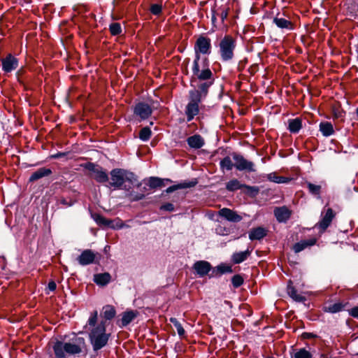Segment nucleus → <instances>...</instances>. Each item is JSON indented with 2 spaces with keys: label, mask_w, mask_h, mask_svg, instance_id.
<instances>
[{
  "label": "nucleus",
  "mask_w": 358,
  "mask_h": 358,
  "mask_svg": "<svg viewBox=\"0 0 358 358\" xmlns=\"http://www.w3.org/2000/svg\"><path fill=\"white\" fill-rule=\"evenodd\" d=\"M211 49L212 45L210 38L206 36H199L194 45L195 58L193 62L192 70L193 78L199 80V82L203 81L201 88L205 90L208 87H210L214 83L215 78L208 65L204 64L203 68L200 69L199 62L201 59V55H209L211 53Z\"/></svg>",
  "instance_id": "obj_1"
},
{
  "label": "nucleus",
  "mask_w": 358,
  "mask_h": 358,
  "mask_svg": "<svg viewBox=\"0 0 358 358\" xmlns=\"http://www.w3.org/2000/svg\"><path fill=\"white\" fill-rule=\"evenodd\" d=\"M97 320L98 312L94 310L90 313L85 326V328L89 327V339L94 351H98L105 347L110 336V334L106 333L105 322L101 321L99 324H96Z\"/></svg>",
  "instance_id": "obj_2"
},
{
  "label": "nucleus",
  "mask_w": 358,
  "mask_h": 358,
  "mask_svg": "<svg viewBox=\"0 0 358 358\" xmlns=\"http://www.w3.org/2000/svg\"><path fill=\"white\" fill-rule=\"evenodd\" d=\"M52 349L55 358H65L66 354L76 355L87 352V345L83 337L73 336L68 342L57 341L54 343Z\"/></svg>",
  "instance_id": "obj_3"
},
{
  "label": "nucleus",
  "mask_w": 358,
  "mask_h": 358,
  "mask_svg": "<svg viewBox=\"0 0 358 358\" xmlns=\"http://www.w3.org/2000/svg\"><path fill=\"white\" fill-rule=\"evenodd\" d=\"M203 83V81L199 82V84L197 85L198 90L189 92V102L185 110L187 122L192 121L199 113V103L201 102L202 97L206 96L208 93L210 87H208L206 90L202 89Z\"/></svg>",
  "instance_id": "obj_4"
},
{
  "label": "nucleus",
  "mask_w": 358,
  "mask_h": 358,
  "mask_svg": "<svg viewBox=\"0 0 358 358\" xmlns=\"http://www.w3.org/2000/svg\"><path fill=\"white\" fill-rule=\"evenodd\" d=\"M110 186L115 189H127L126 182L134 185L137 182L136 176L131 172L122 169H114L110 171Z\"/></svg>",
  "instance_id": "obj_5"
},
{
  "label": "nucleus",
  "mask_w": 358,
  "mask_h": 358,
  "mask_svg": "<svg viewBox=\"0 0 358 358\" xmlns=\"http://www.w3.org/2000/svg\"><path fill=\"white\" fill-rule=\"evenodd\" d=\"M219 55L222 62H229L234 57L236 48V38L230 35H224L218 43Z\"/></svg>",
  "instance_id": "obj_6"
},
{
  "label": "nucleus",
  "mask_w": 358,
  "mask_h": 358,
  "mask_svg": "<svg viewBox=\"0 0 358 358\" xmlns=\"http://www.w3.org/2000/svg\"><path fill=\"white\" fill-rule=\"evenodd\" d=\"M233 159L235 162L234 167L240 171H247L248 172H255V164L252 162L247 160L243 155L233 153Z\"/></svg>",
  "instance_id": "obj_7"
},
{
  "label": "nucleus",
  "mask_w": 358,
  "mask_h": 358,
  "mask_svg": "<svg viewBox=\"0 0 358 358\" xmlns=\"http://www.w3.org/2000/svg\"><path fill=\"white\" fill-rule=\"evenodd\" d=\"M152 113V106L145 102H138L134 108V114L141 121L148 119Z\"/></svg>",
  "instance_id": "obj_8"
},
{
  "label": "nucleus",
  "mask_w": 358,
  "mask_h": 358,
  "mask_svg": "<svg viewBox=\"0 0 358 358\" xmlns=\"http://www.w3.org/2000/svg\"><path fill=\"white\" fill-rule=\"evenodd\" d=\"M98 255V253L93 252L92 250L87 249L82 252L77 258V260L82 266L89 265L95 262Z\"/></svg>",
  "instance_id": "obj_9"
},
{
  "label": "nucleus",
  "mask_w": 358,
  "mask_h": 358,
  "mask_svg": "<svg viewBox=\"0 0 358 358\" xmlns=\"http://www.w3.org/2000/svg\"><path fill=\"white\" fill-rule=\"evenodd\" d=\"M1 64L3 71L5 73H10L17 68L18 59L11 54H8L1 59Z\"/></svg>",
  "instance_id": "obj_10"
},
{
  "label": "nucleus",
  "mask_w": 358,
  "mask_h": 358,
  "mask_svg": "<svg viewBox=\"0 0 358 358\" xmlns=\"http://www.w3.org/2000/svg\"><path fill=\"white\" fill-rule=\"evenodd\" d=\"M334 217L335 214L333 210L331 208H328L321 220L316 224L315 227L319 228L321 232H324L331 224Z\"/></svg>",
  "instance_id": "obj_11"
},
{
  "label": "nucleus",
  "mask_w": 358,
  "mask_h": 358,
  "mask_svg": "<svg viewBox=\"0 0 358 358\" xmlns=\"http://www.w3.org/2000/svg\"><path fill=\"white\" fill-rule=\"evenodd\" d=\"M218 215L220 217H224L227 221L231 222H239L243 219L242 216L238 214L236 211L227 208L220 209L218 211Z\"/></svg>",
  "instance_id": "obj_12"
},
{
  "label": "nucleus",
  "mask_w": 358,
  "mask_h": 358,
  "mask_svg": "<svg viewBox=\"0 0 358 358\" xmlns=\"http://www.w3.org/2000/svg\"><path fill=\"white\" fill-rule=\"evenodd\" d=\"M274 215L278 222H286L291 217L292 211L287 206L276 207L273 210Z\"/></svg>",
  "instance_id": "obj_13"
},
{
  "label": "nucleus",
  "mask_w": 358,
  "mask_h": 358,
  "mask_svg": "<svg viewBox=\"0 0 358 358\" xmlns=\"http://www.w3.org/2000/svg\"><path fill=\"white\" fill-rule=\"evenodd\" d=\"M273 23L281 29L292 30L294 24L289 18H285L282 15L278 14L273 20Z\"/></svg>",
  "instance_id": "obj_14"
},
{
  "label": "nucleus",
  "mask_w": 358,
  "mask_h": 358,
  "mask_svg": "<svg viewBox=\"0 0 358 358\" xmlns=\"http://www.w3.org/2000/svg\"><path fill=\"white\" fill-rule=\"evenodd\" d=\"M193 268L200 277H203L208 273L211 269V265L206 261H197L193 265Z\"/></svg>",
  "instance_id": "obj_15"
},
{
  "label": "nucleus",
  "mask_w": 358,
  "mask_h": 358,
  "mask_svg": "<svg viewBox=\"0 0 358 358\" xmlns=\"http://www.w3.org/2000/svg\"><path fill=\"white\" fill-rule=\"evenodd\" d=\"M317 238L313 237L307 240H301L293 245L294 252L299 253L306 248L315 245L317 243Z\"/></svg>",
  "instance_id": "obj_16"
},
{
  "label": "nucleus",
  "mask_w": 358,
  "mask_h": 358,
  "mask_svg": "<svg viewBox=\"0 0 358 358\" xmlns=\"http://www.w3.org/2000/svg\"><path fill=\"white\" fill-rule=\"evenodd\" d=\"M242 188L257 191V189L254 187L241 184L238 179H232L226 183V189L229 192H234Z\"/></svg>",
  "instance_id": "obj_17"
},
{
  "label": "nucleus",
  "mask_w": 358,
  "mask_h": 358,
  "mask_svg": "<svg viewBox=\"0 0 358 358\" xmlns=\"http://www.w3.org/2000/svg\"><path fill=\"white\" fill-rule=\"evenodd\" d=\"M188 145L194 149L202 148L205 143L203 138L199 134H194L187 138Z\"/></svg>",
  "instance_id": "obj_18"
},
{
  "label": "nucleus",
  "mask_w": 358,
  "mask_h": 358,
  "mask_svg": "<svg viewBox=\"0 0 358 358\" xmlns=\"http://www.w3.org/2000/svg\"><path fill=\"white\" fill-rule=\"evenodd\" d=\"M138 313L134 310L126 311L122 313L119 327H124L127 326L131 321L137 317Z\"/></svg>",
  "instance_id": "obj_19"
},
{
  "label": "nucleus",
  "mask_w": 358,
  "mask_h": 358,
  "mask_svg": "<svg viewBox=\"0 0 358 358\" xmlns=\"http://www.w3.org/2000/svg\"><path fill=\"white\" fill-rule=\"evenodd\" d=\"M267 235V230L263 227H259L253 228L249 233V238L251 241L261 240Z\"/></svg>",
  "instance_id": "obj_20"
},
{
  "label": "nucleus",
  "mask_w": 358,
  "mask_h": 358,
  "mask_svg": "<svg viewBox=\"0 0 358 358\" xmlns=\"http://www.w3.org/2000/svg\"><path fill=\"white\" fill-rule=\"evenodd\" d=\"M51 173H52V171L50 169H48V168H45V167L40 168L31 175V176L29 179V181L34 182L36 180H38L43 178V177L48 176Z\"/></svg>",
  "instance_id": "obj_21"
},
{
  "label": "nucleus",
  "mask_w": 358,
  "mask_h": 358,
  "mask_svg": "<svg viewBox=\"0 0 358 358\" xmlns=\"http://www.w3.org/2000/svg\"><path fill=\"white\" fill-rule=\"evenodd\" d=\"M287 292L288 295L294 301L297 302H303L306 301V297L299 294L291 281L289 282Z\"/></svg>",
  "instance_id": "obj_22"
},
{
  "label": "nucleus",
  "mask_w": 358,
  "mask_h": 358,
  "mask_svg": "<svg viewBox=\"0 0 358 358\" xmlns=\"http://www.w3.org/2000/svg\"><path fill=\"white\" fill-rule=\"evenodd\" d=\"M251 251L247 250L243 252H235L231 257V261L234 264H238L244 262L250 255Z\"/></svg>",
  "instance_id": "obj_23"
},
{
  "label": "nucleus",
  "mask_w": 358,
  "mask_h": 358,
  "mask_svg": "<svg viewBox=\"0 0 358 358\" xmlns=\"http://www.w3.org/2000/svg\"><path fill=\"white\" fill-rule=\"evenodd\" d=\"M111 279V276L108 273H99L94 276V281L98 285L104 286L107 285Z\"/></svg>",
  "instance_id": "obj_24"
},
{
  "label": "nucleus",
  "mask_w": 358,
  "mask_h": 358,
  "mask_svg": "<svg viewBox=\"0 0 358 358\" xmlns=\"http://www.w3.org/2000/svg\"><path fill=\"white\" fill-rule=\"evenodd\" d=\"M302 127V121L300 118L288 120V129L291 133H298Z\"/></svg>",
  "instance_id": "obj_25"
},
{
  "label": "nucleus",
  "mask_w": 358,
  "mask_h": 358,
  "mask_svg": "<svg viewBox=\"0 0 358 358\" xmlns=\"http://www.w3.org/2000/svg\"><path fill=\"white\" fill-rule=\"evenodd\" d=\"M291 358H313V355L306 348L294 350L290 354Z\"/></svg>",
  "instance_id": "obj_26"
},
{
  "label": "nucleus",
  "mask_w": 358,
  "mask_h": 358,
  "mask_svg": "<svg viewBox=\"0 0 358 358\" xmlns=\"http://www.w3.org/2000/svg\"><path fill=\"white\" fill-rule=\"evenodd\" d=\"M320 130L324 136H329L334 132L332 124L329 122H321L320 124Z\"/></svg>",
  "instance_id": "obj_27"
},
{
  "label": "nucleus",
  "mask_w": 358,
  "mask_h": 358,
  "mask_svg": "<svg viewBox=\"0 0 358 358\" xmlns=\"http://www.w3.org/2000/svg\"><path fill=\"white\" fill-rule=\"evenodd\" d=\"M116 315L115 308L111 305H106L103 308V317L106 320H112Z\"/></svg>",
  "instance_id": "obj_28"
},
{
  "label": "nucleus",
  "mask_w": 358,
  "mask_h": 358,
  "mask_svg": "<svg viewBox=\"0 0 358 358\" xmlns=\"http://www.w3.org/2000/svg\"><path fill=\"white\" fill-rule=\"evenodd\" d=\"M93 178L98 182H106L108 180V176L107 173L101 167L95 171Z\"/></svg>",
  "instance_id": "obj_29"
},
{
  "label": "nucleus",
  "mask_w": 358,
  "mask_h": 358,
  "mask_svg": "<svg viewBox=\"0 0 358 358\" xmlns=\"http://www.w3.org/2000/svg\"><path fill=\"white\" fill-rule=\"evenodd\" d=\"M267 178L268 180L278 183H287L291 180V178L284 176H276L275 173H270L268 175Z\"/></svg>",
  "instance_id": "obj_30"
},
{
  "label": "nucleus",
  "mask_w": 358,
  "mask_h": 358,
  "mask_svg": "<svg viewBox=\"0 0 358 358\" xmlns=\"http://www.w3.org/2000/svg\"><path fill=\"white\" fill-rule=\"evenodd\" d=\"M220 169L222 171H231L234 166V164H233L232 160L230 157L227 156L224 157L220 162Z\"/></svg>",
  "instance_id": "obj_31"
},
{
  "label": "nucleus",
  "mask_w": 358,
  "mask_h": 358,
  "mask_svg": "<svg viewBox=\"0 0 358 358\" xmlns=\"http://www.w3.org/2000/svg\"><path fill=\"white\" fill-rule=\"evenodd\" d=\"M196 182H183V183H180L178 185H175L169 187L166 189V192L168 193H170V192H172L178 189H183V188L194 187L196 185Z\"/></svg>",
  "instance_id": "obj_32"
},
{
  "label": "nucleus",
  "mask_w": 358,
  "mask_h": 358,
  "mask_svg": "<svg viewBox=\"0 0 358 358\" xmlns=\"http://www.w3.org/2000/svg\"><path fill=\"white\" fill-rule=\"evenodd\" d=\"M151 130L149 127H145L142 128L139 131V138L143 141H148L151 137Z\"/></svg>",
  "instance_id": "obj_33"
},
{
  "label": "nucleus",
  "mask_w": 358,
  "mask_h": 358,
  "mask_svg": "<svg viewBox=\"0 0 358 358\" xmlns=\"http://www.w3.org/2000/svg\"><path fill=\"white\" fill-rule=\"evenodd\" d=\"M148 185L151 188L161 187L164 185L163 180L155 177L150 178Z\"/></svg>",
  "instance_id": "obj_34"
},
{
  "label": "nucleus",
  "mask_w": 358,
  "mask_h": 358,
  "mask_svg": "<svg viewBox=\"0 0 358 358\" xmlns=\"http://www.w3.org/2000/svg\"><path fill=\"white\" fill-rule=\"evenodd\" d=\"M169 320L176 327L178 335L180 336H183L185 335V331L182 324L178 321V320L175 317H171Z\"/></svg>",
  "instance_id": "obj_35"
},
{
  "label": "nucleus",
  "mask_w": 358,
  "mask_h": 358,
  "mask_svg": "<svg viewBox=\"0 0 358 358\" xmlns=\"http://www.w3.org/2000/svg\"><path fill=\"white\" fill-rule=\"evenodd\" d=\"M109 30L113 36H117L122 33V27L120 23L113 22L110 24Z\"/></svg>",
  "instance_id": "obj_36"
},
{
  "label": "nucleus",
  "mask_w": 358,
  "mask_h": 358,
  "mask_svg": "<svg viewBox=\"0 0 358 358\" xmlns=\"http://www.w3.org/2000/svg\"><path fill=\"white\" fill-rule=\"evenodd\" d=\"M344 306L341 303H336L331 305H329L328 307L326 308V311L331 313H336L338 312H340L343 310Z\"/></svg>",
  "instance_id": "obj_37"
},
{
  "label": "nucleus",
  "mask_w": 358,
  "mask_h": 358,
  "mask_svg": "<svg viewBox=\"0 0 358 358\" xmlns=\"http://www.w3.org/2000/svg\"><path fill=\"white\" fill-rule=\"evenodd\" d=\"M307 187L310 193L314 195H319L321 191V186L311 182H307Z\"/></svg>",
  "instance_id": "obj_38"
},
{
  "label": "nucleus",
  "mask_w": 358,
  "mask_h": 358,
  "mask_svg": "<svg viewBox=\"0 0 358 358\" xmlns=\"http://www.w3.org/2000/svg\"><path fill=\"white\" fill-rule=\"evenodd\" d=\"M231 283L234 287H239L243 283V278L240 275H235L231 278Z\"/></svg>",
  "instance_id": "obj_39"
},
{
  "label": "nucleus",
  "mask_w": 358,
  "mask_h": 358,
  "mask_svg": "<svg viewBox=\"0 0 358 358\" xmlns=\"http://www.w3.org/2000/svg\"><path fill=\"white\" fill-rule=\"evenodd\" d=\"M232 271L231 266L227 265H220L216 268V272L219 275H222L225 273H231Z\"/></svg>",
  "instance_id": "obj_40"
},
{
  "label": "nucleus",
  "mask_w": 358,
  "mask_h": 358,
  "mask_svg": "<svg viewBox=\"0 0 358 358\" xmlns=\"http://www.w3.org/2000/svg\"><path fill=\"white\" fill-rule=\"evenodd\" d=\"M228 8L222 7L219 9V11H217V15L220 17L222 22H224V20L227 19L228 16Z\"/></svg>",
  "instance_id": "obj_41"
},
{
  "label": "nucleus",
  "mask_w": 358,
  "mask_h": 358,
  "mask_svg": "<svg viewBox=\"0 0 358 358\" xmlns=\"http://www.w3.org/2000/svg\"><path fill=\"white\" fill-rule=\"evenodd\" d=\"M94 219L96 221V222L99 224L105 225V226L109 225L110 222L108 220H106L104 217H103L99 214H96L94 216Z\"/></svg>",
  "instance_id": "obj_42"
},
{
  "label": "nucleus",
  "mask_w": 358,
  "mask_h": 358,
  "mask_svg": "<svg viewBox=\"0 0 358 358\" xmlns=\"http://www.w3.org/2000/svg\"><path fill=\"white\" fill-rule=\"evenodd\" d=\"M162 10V7L161 5L155 3L152 4L150 7V12L155 15H157L161 13Z\"/></svg>",
  "instance_id": "obj_43"
},
{
  "label": "nucleus",
  "mask_w": 358,
  "mask_h": 358,
  "mask_svg": "<svg viewBox=\"0 0 358 358\" xmlns=\"http://www.w3.org/2000/svg\"><path fill=\"white\" fill-rule=\"evenodd\" d=\"M216 232L217 234L222 235V236H226L229 234L230 230L229 229H227L221 225L218 226L216 228Z\"/></svg>",
  "instance_id": "obj_44"
},
{
  "label": "nucleus",
  "mask_w": 358,
  "mask_h": 358,
  "mask_svg": "<svg viewBox=\"0 0 358 358\" xmlns=\"http://www.w3.org/2000/svg\"><path fill=\"white\" fill-rule=\"evenodd\" d=\"M129 196L130 198V201H139V200L143 199L145 196L143 194H136V195H133L132 194H129Z\"/></svg>",
  "instance_id": "obj_45"
},
{
  "label": "nucleus",
  "mask_w": 358,
  "mask_h": 358,
  "mask_svg": "<svg viewBox=\"0 0 358 358\" xmlns=\"http://www.w3.org/2000/svg\"><path fill=\"white\" fill-rule=\"evenodd\" d=\"M85 168L92 171L94 174L99 167H96V166L93 163H88L85 165Z\"/></svg>",
  "instance_id": "obj_46"
},
{
  "label": "nucleus",
  "mask_w": 358,
  "mask_h": 358,
  "mask_svg": "<svg viewBox=\"0 0 358 358\" xmlns=\"http://www.w3.org/2000/svg\"><path fill=\"white\" fill-rule=\"evenodd\" d=\"M161 209L166 211H173L174 210V206L171 203H167L162 206Z\"/></svg>",
  "instance_id": "obj_47"
},
{
  "label": "nucleus",
  "mask_w": 358,
  "mask_h": 358,
  "mask_svg": "<svg viewBox=\"0 0 358 358\" xmlns=\"http://www.w3.org/2000/svg\"><path fill=\"white\" fill-rule=\"evenodd\" d=\"M349 314L352 317L358 319V306H355L349 310Z\"/></svg>",
  "instance_id": "obj_48"
},
{
  "label": "nucleus",
  "mask_w": 358,
  "mask_h": 358,
  "mask_svg": "<svg viewBox=\"0 0 358 358\" xmlns=\"http://www.w3.org/2000/svg\"><path fill=\"white\" fill-rule=\"evenodd\" d=\"M59 203L66 206H71L73 204L72 201H68L66 199L62 198L59 200Z\"/></svg>",
  "instance_id": "obj_49"
},
{
  "label": "nucleus",
  "mask_w": 358,
  "mask_h": 358,
  "mask_svg": "<svg viewBox=\"0 0 358 358\" xmlns=\"http://www.w3.org/2000/svg\"><path fill=\"white\" fill-rule=\"evenodd\" d=\"M57 288V285L55 283V281L53 280H51L48 282V289L51 291V292H53Z\"/></svg>",
  "instance_id": "obj_50"
},
{
  "label": "nucleus",
  "mask_w": 358,
  "mask_h": 358,
  "mask_svg": "<svg viewBox=\"0 0 358 358\" xmlns=\"http://www.w3.org/2000/svg\"><path fill=\"white\" fill-rule=\"evenodd\" d=\"M217 10H212V19H211V20H212V23H213V25L214 27H216L215 22H216V20H217Z\"/></svg>",
  "instance_id": "obj_51"
},
{
  "label": "nucleus",
  "mask_w": 358,
  "mask_h": 358,
  "mask_svg": "<svg viewBox=\"0 0 358 358\" xmlns=\"http://www.w3.org/2000/svg\"><path fill=\"white\" fill-rule=\"evenodd\" d=\"M64 155H65L64 153L59 152V153H57V155H54L53 157L54 158H57V157H63Z\"/></svg>",
  "instance_id": "obj_52"
},
{
  "label": "nucleus",
  "mask_w": 358,
  "mask_h": 358,
  "mask_svg": "<svg viewBox=\"0 0 358 358\" xmlns=\"http://www.w3.org/2000/svg\"><path fill=\"white\" fill-rule=\"evenodd\" d=\"M205 62H208V59H203V63H205Z\"/></svg>",
  "instance_id": "obj_53"
},
{
  "label": "nucleus",
  "mask_w": 358,
  "mask_h": 358,
  "mask_svg": "<svg viewBox=\"0 0 358 358\" xmlns=\"http://www.w3.org/2000/svg\"><path fill=\"white\" fill-rule=\"evenodd\" d=\"M225 303H227V304H230L231 303V302L227 301H225Z\"/></svg>",
  "instance_id": "obj_54"
},
{
  "label": "nucleus",
  "mask_w": 358,
  "mask_h": 358,
  "mask_svg": "<svg viewBox=\"0 0 358 358\" xmlns=\"http://www.w3.org/2000/svg\"><path fill=\"white\" fill-rule=\"evenodd\" d=\"M356 113H357V115L358 116V108L356 109Z\"/></svg>",
  "instance_id": "obj_55"
},
{
  "label": "nucleus",
  "mask_w": 358,
  "mask_h": 358,
  "mask_svg": "<svg viewBox=\"0 0 358 358\" xmlns=\"http://www.w3.org/2000/svg\"><path fill=\"white\" fill-rule=\"evenodd\" d=\"M357 286H358V285H357Z\"/></svg>",
  "instance_id": "obj_56"
}]
</instances>
